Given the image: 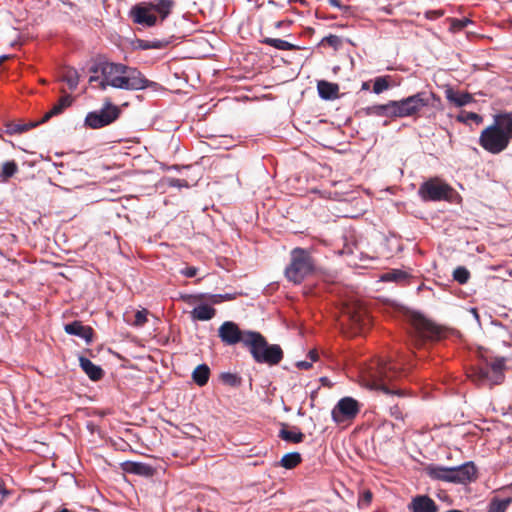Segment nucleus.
Wrapping results in <instances>:
<instances>
[{
    "label": "nucleus",
    "instance_id": "obj_1",
    "mask_svg": "<svg viewBox=\"0 0 512 512\" xmlns=\"http://www.w3.org/2000/svg\"><path fill=\"white\" fill-rule=\"evenodd\" d=\"M90 72L93 75L89 77V83L102 91L108 87L138 91L156 84L147 79L139 69L122 63L102 61L93 65Z\"/></svg>",
    "mask_w": 512,
    "mask_h": 512
},
{
    "label": "nucleus",
    "instance_id": "obj_2",
    "mask_svg": "<svg viewBox=\"0 0 512 512\" xmlns=\"http://www.w3.org/2000/svg\"><path fill=\"white\" fill-rule=\"evenodd\" d=\"M440 98L433 92L420 91L400 100H390L385 104H376L362 109L366 116L388 118L418 117L425 107H435Z\"/></svg>",
    "mask_w": 512,
    "mask_h": 512
},
{
    "label": "nucleus",
    "instance_id": "obj_3",
    "mask_svg": "<svg viewBox=\"0 0 512 512\" xmlns=\"http://www.w3.org/2000/svg\"><path fill=\"white\" fill-rule=\"evenodd\" d=\"M512 141V112L494 115L493 123L483 129L478 143L483 150L498 155L505 151Z\"/></svg>",
    "mask_w": 512,
    "mask_h": 512
},
{
    "label": "nucleus",
    "instance_id": "obj_4",
    "mask_svg": "<svg viewBox=\"0 0 512 512\" xmlns=\"http://www.w3.org/2000/svg\"><path fill=\"white\" fill-rule=\"evenodd\" d=\"M174 0H154L134 5L129 11V17L135 24L144 27H153L162 23L172 12Z\"/></svg>",
    "mask_w": 512,
    "mask_h": 512
},
{
    "label": "nucleus",
    "instance_id": "obj_5",
    "mask_svg": "<svg viewBox=\"0 0 512 512\" xmlns=\"http://www.w3.org/2000/svg\"><path fill=\"white\" fill-rule=\"evenodd\" d=\"M403 370L396 363L378 359L366 371V379L371 388L383 390L385 393H397L388 385L403 375Z\"/></svg>",
    "mask_w": 512,
    "mask_h": 512
},
{
    "label": "nucleus",
    "instance_id": "obj_6",
    "mask_svg": "<svg viewBox=\"0 0 512 512\" xmlns=\"http://www.w3.org/2000/svg\"><path fill=\"white\" fill-rule=\"evenodd\" d=\"M245 346L249 348L253 359L257 363L274 366L283 359L282 348L277 344H268L259 332L248 334L245 338Z\"/></svg>",
    "mask_w": 512,
    "mask_h": 512
},
{
    "label": "nucleus",
    "instance_id": "obj_7",
    "mask_svg": "<svg viewBox=\"0 0 512 512\" xmlns=\"http://www.w3.org/2000/svg\"><path fill=\"white\" fill-rule=\"evenodd\" d=\"M314 269L315 264L311 253L296 247L290 252V263L285 268L284 274L289 282L300 284L313 273Z\"/></svg>",
    "mask_w": 512,
    "mask_h": 512
},
{
    "label": "nucleus",
    "instance_id": "obj_8",
    "mask_svg": "<svg viewBox=\"0 0 512 512\" xmlns=\"http://www.w3.org/2000/svg\"><path fill=\"white\" fill-rule=\"evenodd\" d=\"M504 359H496L490 364L473 368L468 376L477 385L493 386L503 379Z\"/></svg>",
    "mask_w": 512,
    "mask_h": 512
},
{
    "label": "nucleus",
    "instance_id": "obj_9",
    "mask_svg": "<svg viewBox=\"0 0 512 512\" xmlns=\"http://www.w3.org/2000/svg\"><path fill=\"white\" fill-rule=\"evenodd\" d=\"M423 201H451L456 194L455 190L441 179L435 177L423 182L418 190Z\"/></svg>",
    "mask_w": 512,
    "mask_h": 512
},
{
    "label": "nucleus",
    "instance_id": "obj_10",
    "mask_svg": "<svg viewBox=\"0 0 512 512\" xmlns=\"http://www.w3.org/2000/svg\"><path fill=\"white\" fill-rule=\"evenodd\" d=\"M361 404L353 397H343L333 407L331 416L336 424L351 422L359 414Z\"/></svg>",
    "mask_w": 512,
    "mask_h": 512
},
{
    "label": "nucleus",
    "instance_id": "obj_11",
    "mask_svg": "<svg viewBox=\"0 0 512 512\" xmlns=\"http://www.w3.org/2000/svg\"><path fill=\"white\" fill-rule=\"evenodd\" d=\"M119 115L120 109L108 102L99 111L88 113L85 118V124L92 129L102 128L114 122Z\"/></svg>",
    "mask_w": 512,
    "mask_h": 512
},
{
    "label": "nucleus",
    "instance_id": "obj_12",
    "mask_svg": "<svg viewBox=\"0 0 512 512\" xmlns=\"http://www.w3.org/2000/svg\"><path fill=\"white\" fill-rule=\"evenodd\" d=\"M344 314L354 334L365 332L371 324V318L367 310L360 304L347 305Z\"/></svg>",
    "mask_w": 512,
    "mask_h": 512
},
{
    "label": "nucleus",
    "instance_id": "obj_13",
    "mask_svg": "<svg viewBox=\"0 0 512 512\" xmlns=\"http://www.w3.org/2000/svg\"><path fill=\"white\" fill-rule=\"evenodd\" d=\"M253 331H241L237 324L232 321L224 322L218 330L221 341L227 345H235L242 342L245 345V338Z\"/></svg>",
    "mask_w": 512,
    "mask_h": 512
},
{
    "label": "nucleus",
    "instance_id": "obj_14",
    "mask_svg": "<svg viewBox=\"0 0 512 512\" xmlns=\"http://www.w3.org/2000/svg\"><path fill=\"white\" fill-rule=\"evenodd\" d=\"M477 478V468L473 462L451 467V483L467 484Z\"/></svg>",
    "mask_w": 512,
    "mask_h": 512
},
{
    "label": "nucleus",
    "instance_id": "obj_15",
    "mask_svg": "<svg viewBox=\"0 0 512 512\" xmlns=\"http://www.w3.org/2000/svg\"><path fill=\"white\" fill-rule=\"evenodd\" d=\"M412 325L420 338L435 340L440 337L438 327L420 315L412 318Z\"/></svg>",
    "mask_w": 512,
    "mask_h": 512
},
{
    "label": "nucleus",
    "instance_id": "obj_16",
    "mask_svg": "<svg viewBox=\"0 0 512 512\" xmlns=\"http://www.w3.org/2000/svg\"><path fill=\"white\" fill-rule=\"evenodd\" d=\"M411 512H438L435 501L427 495H417L408 505Z\"/></svg>",
    "mask_w": 512,
    "mask_h": 512
},
{
    "label": "nucleus",
    "instance_id": "obj_17",
    "mask_svg": "<svg viewBox=\"0 0 512 512\" xmlns=\"http://www.w3.org/2000/svg\"><path fill=\"white\" fill-rule=\"evenodd\" d=\"M64 330L69 335H75L90 343L93 338V329L90 326L83 325L80 321H73L64 326Z\"/></svg>",
    "mask_w": 512,
    "mask_h": 512
},
{
    "label": "nucleus",
    "instance_id": "obj_18",
    "mask_svg": "<svg viewBox=\"0 0 512 512\" xmlns=\"http://www.w3.org/2000/svg\"><path fill=\"white\" fill-rule=\"evenodd\" d=\"M79 364L81 369L85 372V374L92 380V381H99L104 376L103 369L95 365L91 360L84 356L79 357Z\"/></svg>",
    "mask_w": 512,
    "mask_h": 512
},
{
    "label": "nucleus",
    "instance_id": "obj_19",
    "mask_svg": "<svg viewBox=\"0 0 512 512\" xmlns=\"http://www.w3.org/2000/svg\"><path fill=\"white\" fill-rule=\"evenodd\" d=\"M72 97L70 95L62 96L52 108L46 112L39 123H45L54 116L61 114L67 107L72 104Z\"/></svg>",
    "mask_w": 512,
    "mask_h": 512
},
{
    "label": "nucleus",
    "instance_id": "obj_20",
    "mask_svg": "<svg viewBox=\"0 0 512 512\" xmlns=\"http://www.w3.org/2000/svg\"><path fill=\"white\" fill-rule=\"evenodd\" d=\"M426 473L433 480L451 483V467L429 465L426 467Z\"/></svg>",
    "mask_w": 512,
    "mask_h": 512
},
{
    "label": "nucleus",
    "instance_id": "obj_21",
    "mask_svg": "<svg viewBox=\"0 0 512 512\" xmlns=\"http://www.w3.org/2000/svg\"><path fill=\"white\" fill-rule=\"evenodd\" d=\"M319 96L325 100H331L338 97L339 86L325 80H321L317 84Z\"/></svg>",
    "mask_w": 512,
    "mask_h": 512
},
{
    "label": "nucleus",
    "instance_id": "obj_22",
    "mask_svg": "<svg viewBox=\"0 0 512 512\" xmlns=\"http://www.w3.org/2000/svg\"><path fill=\"white\" fill-rule=\"evenodd\" d=\"M279 437L287 442L301 443L304 440V434L297 427L287 428L286 425L280 430Z\"/></svg>",
    "mask_w": 512,
    "mask_h": 512
},
{
    "label": "nucleus",
    "instance_id": "obj_23",
    "mask_svg": "<svg viewBox=\"0 0 512 512\" xmlns=\"http://www.w3.org/2000/svg\"><path fill=\"white\" fill-rule=\"evenodd\" d=\"M215 313L216 310L213 307L207 304H201L191 311V316L194 320L207 321L212 319Z\"/></svg>",
    "mask_w": 512,
    "mask_h": 512
},
{
    "label": "nucleus",
    "instance_id": "obj_24",
    "mask_svg": "<svg viewBox=\"0 0 512 512\" xmlns=\"http://www.w3.org/2000/svg\"><path fill=\"white\" fill-rule=\"evenodd\" d=\"M210 377V368L206 364L198 365L192 372L193 381L200 387L207 384Z\"/></svg>",
    "mask_w": 512,
    "mask_h": 512
},
{
    "label": "nucleus",
    "instance_id": "obj_25",
    "mask_svg": "<svg viewBox=\"0 0 512 512\" xmlns=\"http://www.w3.org/2000/svg\"><path fill=\"white\" fill-rule=\"evenodd\" d=\"M446 97L458 107L465 106L473 100V97L469 93H459L452 90H447Z\"/></svg>",
    "mask_w": 512,
    "mask_h": 512
},
{
    "label": "nucleus",
    "instance_id": "obj_26",
    "mask_svg": "<svg viewBox=\"0 0 512 512\" xmlns=\"http://www.w3.org/2000/svg\"><path fill=\"white\" fill-rule=\"evenodd\" d=\"M126 470L137 475L149 476L152 474V467L140 462H127Z\"/></svg>",
    "mask_w": 512,
    "mask_h": 512
},
{
    "label": "nucleus",
    "instance_id": "obj_27",
    "mask_svg": "<svg viewBox=\"0 0 512 512\" xmlns=\"http://www.w3.org/2000/svg\"><path fill=\"white\" fill-rule=\"evenodd\" d=\"M263 44L272 46L278 50L283 51H291L294 50L296 47L295 45L291 44L290 42L278 38H270L266 37L261 41Z\"/></svg>",
    "mask_w": 512,
    "mask_h": 512
},
{
    "label": "nucleus",
    "instance_id": "obj_28",
    "mask_svg": "<svg viewBox=\"0 0 512 512\" xmlns=\"http://www.w3.org/2000/svg\"><path fill=\"white\" fill-rule=\"evenodd\" d=\"M302 461L301 454L298 452H292L285 454L281 460L280 465L286 469H293L298 466Z\"/></svg>",
    "mask_w": 512,
    "mask_h": 512
},
{
    "label": "nucleus",
    "instance_id": "obj_29",
    "mask_svg": "<svg viewBox=\"0 0 512 512\" xmlns=\"http://www.w3.org/2000/svg\"><path fill=\"white\" fill-rule=\"evenodd\" d=\"M39 124V121L27 124L9 123L6 125L5 132L9 135L21 134L23 132L30 130L31 128L36 127Z\"/></svg>",
    "mask_w": 512,
    "mask_h": 512
},
{
    "label": "nucleus",
    "instance_id": "obj_30",
    "mask_svg": "<svg viewBox=\"0 0 512 512\" xmlns=\"http://www.w3.org/2000/svg\"><path fill=\"white\" fill-rule=\"evenodd\" d=\"M512 502V498H493L489 503L487 512H506Z\"/></svg>",
    "mask_w": 512,
    "mask_h": 512
},
{
    "label": "nucleus",
    "instance_id": "obj_31",
    "mask_svg": "<svg viewBox=\"0 0 512 512\" xmlns=\"http://www.w3.org/2000/svg\"><path fill=\"white\" fill-rule=\"evenodd\" d=\"M169 44L166 40H138L137 41V47L142 50H149V49H162L167 47Z\"/></svg>",
    "mask_w": 512,
    "mask_h": 512
},
{
    "label": "nucleus",
    "instance_id": "obj_32",
    "mask_svg": "<svg viewBox=\"0 0 512 512\" xmlns=\"http://www.w3.org/2000/svg\"><path fill=\"white\" fill-rule=\"evenodd\" d=\"M62 81L67 84L70 90H75L79 84L78 72L73 68L67 69L62 76Z\"/></svg>",
    "mask_w": 512,
    "mask_h": 512
},
{
    "label": "nucleus",
    "instance_id": "obj_33",
    "mask_svg": "<svg viewBox=\"0 0 512 512\" xmlns=\"http://www.w3.org/2000/svg\"><path fill=\"white\" fill-rule=\"evenodd\" d=\"M390 80V76L376 77L373 84V92L375 94H381L385 90L389 89L391 86Z\"/></svg>",
    "mask_w": 512,
    "mask_h": 512
},
{
    "label": "nucleus",
    "instance_id": "obj_34",
    "mask_svg": "<svg viewBox=\"0 0 512 512\" xmlns=\"http://www.w3.org/2000/svg\"><path fill=\"white\" fill-rule=\"evenodd\" d=\"M18 171V166L14 160L7 161L3 163L2 169L0 172V177L2 180H7L11 178Z\"/></svg>",
    "mask_w": 512,
    "mask_h": 512
},
{
    "label": "nucleus",
    "instance_id": "obj_35",
    "mask_svg": "<svg viewBox=\"0 0 512 512\" xmlns=\"http://www.w3.org/2000/svg\"><path fill=\"white\" fill-rule=\"evenodd\" d=\"M457 121L462 123L473 121L476 124H481L483 122V117L475 112H463L457 116Z\"/></svg>",
    "mask_w": 512,
    "mask_h": 512
},
{
    "label": "nucleus",
    "instance_id": "obj_36",
    "mask_svg": "<svg viewBox=\"0 0 512 512\" xmlns=\"http://www.w3.org/2000/svg\"><path fill=\"white\" fill-rule=\"evenodd\" d=\"M453 278L460 284H465L469 278L470 273L465 267H457L453 272Z\"/></svg>",
    "mask_w": 512,
    "mask_h": 512
},
{
    "label": "nucleus",
    "instance_id": "obj_37",
    "mask_svg": "<svg viewBox=\"0 0 512 512\" xmlns=\"http://www.w3.org/2000/svg\"><path fill=\"white\" fill-rule=\"evenodd\" d=\"M321 43L323 45L333 47L334 49H338L342 45V40L339 36L330 34L324 37Z\"/></svg>",
    "mask_w": 512,
    "mask_h": 512
},
{
    "label": "nucleus",
    "instance_id": "obj_38",
    "mask_svg": "<svg viewBox=\"0 0 512 512\" xmlns=\"http://www.w3.org/2000/svg\"><path fill=\"white\" fill-rule=\"evenodd\" d=\"M148 311L146 309L138 310L134 315L132 325L141 327L147 322Z\"/></svg>",
    "mask_w": 512,
    "mask_h": 512
},
{
    "label": "nucleus",
    "instance_id": "obj_39",
    "mask_svg": "<svg viewBox=\"0 0 512 512\" xmlns=\"http://www.w3.org/2000/svg\"><path fill=\"white\" fill-rule=\"evenodd\" d=\"M221 379L225 384L230 386H237L240 384V378L236 374L223 373Z\"/></svg>",
    "mask_w": 512,
    "mask_h": 512
},
{
    "label": "nucleus",
    "instance_id": "obj_40",
    "mask_svg": "<svg viewBox=\"0 0 512 512\" xmlns=\"http://www.w3.org/2000/svg\"><path fill=\"white\" fill-rule=\"evenodd\" d=\"M372 501V493L369 490L364 491L359 499L358 505H369Z\"/></svg>",
    "mask_w": 512,
    "mask_h": 512
},
{
    "label": "nucleus",
    "instance_id": "obj_41",
    "mask_svg": "<svg viewBox=\"0 0 512 512\" xmlns=\"http://www.w3.org/2000/svg\"><path fill=\"white\" fill-rule=\"evenodd\" d=\"M390 414H391L392 417H394L397 420H403L404 419V414H403L402 410L400 409V407L398 405H395V406L390 408Z\"/></svg>",
    "mask_w": 512,
    "mask_h": 512
},
{
    "label": "nucleus",
    "instance_id": "obj_42",
    "mask_svg": "<svg viewBox=\"0 0 512 512\" xmlns=\"http://www.w3.org/2000/svg\"><path fill=\"white\" fill-rule=\"evenodd\" d=\"M443 14L442 10H429L425 13V16L427 19L435 20L443 16Z\"/></svg>",
    "mask_w": 512,
    "mask_h": 512
},
{
    "label": "nucleus",
    "instance_id": "obj_43",
    "mask_svg": "<svg viewBox=\"0 0 512 512\" xmlns=\"http://www.w3.org/2000/svg\"><path fill=\"white\" fill-rule=\"evenodd\" d=\"M403 277H404V273L403 272H401V271H394V272L385 274V276L383 278L385 280H398V279L403 278Z\"/></svg>",
    "mask_w": 512,
    "mask_h": 512
},
{
    "label": "nucleus",
    "instance_id": "obj_44",
    "mask_svg": "<svg viewBox=\"0 0 512 512\" xmlns=\"http://www.w3.org/2000/svg\"><path fill=\"white\" fill-rule=\"evenodd\" d=\"M197 271H198V269L196 267L190 266V267H186L185 269H183L181 271V273L188 278H192V277L196 276Z\"/></svg>",
    "mask_w": 512,
    "mask_h": 512
},
{
    "label": "nucleus",
    "instance_id": "obj_45",
    "mask_svg": "<svg viewBox=\"0 0 512 512\" xmlns=\"http://www.w3.org/2000/svg\"><path fill=\"white\" fill-rule=\"evenodd\" d=\"M468 22H469V20H467V19H464V20L455 19L452 22V27L454 29L461 30L467 25Z\"/></svg>",
    "mask_w": 512,
    "mask_h": 512
},
{
    "label": "nucleus",
    "instance_id": "obj_46",
    "mask_svg": "<svg viewBox=\"0 0 512 512\" xmlns=\"http://www.w3.org/2000/svg\"><path fill=\"white\" fill-rule=\"evenodd\" d=\"M11 494V492L4 486L0 485V505L4 502V500Z\"/></svg>",
    "mask_w": 512,
    "mask_h": 512
},
{
    "label": "nucleus",
    "instance_id": "obj_47",
    "mask_svg": "<svg viewBox=\"0 0 512 512\" xmlns=\"http://www.w3.org/2000/svg\"><path fill=\"white\" fill-rule=\"evenodd\" d=\"M208 299L212 304H219L223 302L222 294L210 295Z\"/></svg>",
    "mask_w": 512,
    "mask_h": 512
},
{
    "label": "nucleus",
    "instance_id": "obj_48",
    "mask_svg": "<svg viewBox=\"0 0 512 512\" xmlns=\"http://www.w3.org/2000/svg\"><path fill=\"white\" fill-rule=\"evenodd\" d=\"M296 366L299 368V369H309L311 366H312V362H308V361H299L296 363Z\"/></svg>",
    "mask_w": 512,
    "mask_h": 512
},
{
    "label": "nucleus",
    "instance_id": "obj_49",
    "mask_svg": "<svg viewBox=\"0 0 512 512\" xmlns=\"http://www.w3.org/2000/svg\"><path fill=\"white\" fill-rule=\"evenodd\" d=\"M328 3L331 5V6H334V7H337L339 9H342L344 8V6H342L340 0H328Z\"/></svg>",
    "mask_w": 512,
    "mask_h": 512
},
{
    "label": "nucleus",
    "instance_id": "obj_50",
    "mask_svg": "<svg viewBox=\"0 0 512 512\" xmlns=\"http://www.w3.org/2000/svg\"><path fill=\"white\" fill-rule=\"evenodd\" d=\"M318 354L316 351H310L309 352V358L311 359V362H314L317 360Z\"/></svg>",
    "mask_w": 512,
    "mask_h": 512
},
{
    "label": "nucleus",
    "instance_id": "obj_51",
    "mask_svg": "<svg viewBox=\"0 0 512 512\" xmlns=\"http://www.w3.org/2000/svg\"><path fill=\"white\" fill-rule=\"evenodd\" d=\"M223 301H230L234 299V296L232 294H222Z\"/></svg>",
    "mask_w": 512,
    "mask_h": 512
},
{
    "label": "nucleus",
    "instance_id": "obj_52",
    "mask_svg": "<svg viewBox=\"0 0 512 512\" xmlns=\"http://www.w3.org/2000/svg\"><path fill=\"white\" fill-rule=\"evenodd\" d=\"M367 89H369V84L367 82H364L362 84V90H367Z\"/></svg>",
    "mask_w": 512,
    "mask_h": 512
},
{
    "label": "nucleus",
    "instance_id": "obj_53",
    "mask_svg": "<svg viewBox=\"0 0 512 512\" xmlns=\"http://www.w3.org/2000/svg\"><path fill=\"white\" fill-rule=\"evenodd\" d=\"M282 26V21H279L275 24V27L276 28H280Z\"/></svg>",
    "mask_w": 512,
    "mask_h": 512
},
{
    "label": "nucleus",
    "instance_id": "obj_54",
    "mask_svg": "<svg viewBox=\"0 0 512 512\" xmlns=\"http://www.w3.org/2000/svg\"><path fill=\"white\" fill-rule=\"evenodd\" d=\"M6 59H7V57H6V56H2V57H0V65H1V64L3 63V61H4V60H6Z\"/></svg>",
    "mask_w": 512,
    "mask_h": 512
},
{
    "label": "nucleus",
    "instance_id": "obj_55",
    "mask_svg": "<svg viewBox=\"0 0 512 512\" xmlns=\"http://www.w3.org/2000/svg\"><path fill=\"white\" fill-rule=\"evenodd\" d=\"M447 512H462V511H460V510H456V509H453V510H449V511H447Z\"/></svg>",
    "mask_w": 512,
    "mask_h": 512
}]
</instances>
